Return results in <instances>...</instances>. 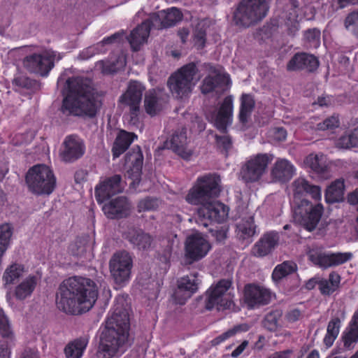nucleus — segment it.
<instances>
[{
    "instance_id": "c9c22d12",
    "label": "nucleus",
    "mask_w": 358,
    "mask_h": 358,
    "mask_svg": "<svg viewBox=\"0 0 358 358\" xmlns=\"http://www.w3.org/2000/svg\"><path fill=\"white\" fill-rule=\"evenodd\" d=\"M237 236L239 238L245 240L253 236L256 232V226L254 224L252 216L242 219L236 226Z\"/></svg>"
},
{
    "instance_id": "de8ad7c7",
    "label": "nucleus",
    "mask_w": 358,
    "mask_h": 358,
    "mask_svg": "<svg viewBox=\"0 0 358 358\" xmlns=\"http://www.w3.org/2000/svg\"><path fill=\"white\" fill-rule=\"evenodd\" d=\"M126 62L124 56H119L117 59V64L109 62L100 61L98 65L101 68V71L104 74H111L116 72L120 68L125 66Z\"/></svg>"
},
{
    "instance_id": "a19ab883",
    "label": "nucleus",
    "mask_w": 358,
    "mask_h": 358,
    "mask_svg": "<svg viewBox=\"0 0 358 358\" xmlns=\"http://www.w3.org/2000/svg\"><path fill=\"white\" fill-rule=\"evenodd\" d=\"M208 27V21L206 20H199L194 31V45L198 48H203L205 46L206 41V30Z\"/></svg>"
},
{
    "instance_id": "9d476101",
    "label": "nucleus",
    "mask_w": 358,
    "mask_h": 358,
    "mask_svg": "<svg viewBox=\"0 0 358 358\" xmlns=\"http://www.w3.org/2000/svg\"><path fill=\"white\" fill-rule=\"evenodd\" d=\"M323 213V206H313L307 199H302L294 210V219L309 231L314 230Z\"/></svg>"
},
{
    "instance_id": "39448f33",
    "label": "nucleus",
    "mask_w": 358,
    "mask_h": 358,
    "mask_svg": "<svg viewBox=\"0 0 358 358\" xmlns=\"http://www.w3.org/2000/svg\"><path fill=\"white\" fill-rule=\"evenodd\" d=\"M268 9L266 0H241L234 12L233 21L239 27L248 28L262 20Z\"/></svg>"
},
{
    "instance_id": "c85d7f7f",
    "label": "nucleus",
    "mask_w": 358,
    "mask_h": 358,
    "mask_svg": "<svg viewBox=\"0 0 358 358\" xmlns=\"http://www.w3.org/2000/svg\"><path fill=\"white\" fill-rule=\"evenodd\" d=\"M136 138L137 136L134 133H130L124 130H121L118 133L112 148L113 157H119L128 149L129 145Z\"/></svg>"
},
{
    "instance_id": "6e6d98bb",
    "label": "nucleus",
    "mask_w": 358,
    "mask_h": 358,
    "mask_svg": "<svg viewBox=\"0 0 358 358\" xmlns=\"http://www.w3.org/2000/svg\"><path fill=\"white\" fill-rule=\"evenodd\" d=\"M228 228L226 226L217 227L210 228L209 229L211 235L215 238L217 241L222 242L227 238Z\"/></svg>"
},
{
    "instance_id": "f03ea898",
    "label": "nucleus",
    "mask_w": 358,
    "mask_h": 358,
    "mask_svg": "<svg viewBox=\"0 0 358 358\" xmlns=\"http://www.w3.org/2000/svg\"><path fill=\"white\" fill-rule=\"evenodd\" d=\"M98 298V289L91 279L74 276L64 280L59 285L56 303L63 312L79 315L90 310Z\"/></svg>"
},
{
    "instance_id": "e2e57ef3",
    "label": "nucleus",
    "mask_w": 358,
    "mask_h": 358,
    "mask_svg": "<svg viewBox=\"0 0 358 358\" xmlns=\"http://www.w3.org/2000/svg\"><path fill=\"white\" fill-rule=\"evenodd\" d=\"M13 83L17 86L27 88L29 87L31 81L24 76H18L14 78Z\"/></svg>"
},
{
    "instance_id": "20e7f679",
    "label": "nucleus",
    "mask_w": 358,
    "mask_h": 358,
    "mask_svg": "<svg viewBox=\"0 0 358 358\" xmlns=\"http://www.w3.org/2000/svg\"><path fill=\"white\" fill-rule=\"evenodd\" d=\"M65 94L61 112L67 116L93 117L99 108V102L93 93L91 80L87 78H70L65 81Z\"/></svg>"
},
{
    "instance_id": "79ce46f5",
    "label": "nucleus",
    "mask_w": 358,
    "mask_h": 358,
    "mask_svg": "<svg viewBox=\"0 0 358 358\" xmlns=\"http://www.w3.org/2000/svg\"><path fill=\"white\" fill-rule=\"evenodd\" d=\"M161 12L166 29L175 26L182 19V13L178 8L175 7L167 9L166 10H161Z\"/></svg>"
},
{
    "instance_id": "473e14b6",
    "label": "nucleus",
    "mask_w": 358,
    "mask_h": 358,
    "mask_svg": "<svg viewBox=\"0 0 358 358\" xmlns=\"http://www.w3.org/2000/svg\"><path fill=\"white\" fill-rule=\"evenodd\" d=\"M37 278L34 275H29L26 278L15 287V297L19 300H24L30 296L37 285Z\"/></svg>"
},
{
    "instance_id": "5fc2aeb1",
    "label": "nucleus",
    "mask_w": 358,
    "mask_h": 358,
    "mask_svg": "<svg viewBox=\"0 0 358 358\" xmlns=\"http://www.w3.org/2000/svg\"><path fill=\"white\" fill-rule=\"evenodd\" d=\"M339 125V122L337 117L331 116L330 117L327 118L323 122H320L317 124L316 129L320 131H325L327 129H331L335 127H338Z\"/></svg>"
},
{
    "instance_id": "cd10ccee",
    "label": "nucleus",
    "mask_w": 358,
    "mask_h": 358,
    "mask_svg": "<svg viewBox=\"0 0 358 358\" xmlns=\"http://www.w3.org/2000/svg\"><path fill=\"white\" fill-rule=\"evenodd\" d=\"M294 199H300L307 194L315 201L321 199V189L319 186L311 185L303 178H299L292 182Z\"/></svg>"
},
{
    "instance_id": "69168bd1",
    "label": "nucleus",
    "mask_w": 358,
    "mask_h": 358,
    "mask_svg": "<svg viewBox=\"0 0 358 358\" xmlns=\"http://www.w3.org/2000/svg\"><path fill=\"white\" fill-rule=\"evenodd\" d=\"M0 358H10L9 343L8 341L1 345Z\"/></svg>"
},
{
    "instance_id": "a878e982",
    "label": "nucleus",
    "mask_w": 358,
    "mask_h": 358,
    "mask_svg": "<svg viewBox=\"0 0 358 358\" xmlns=\"http://www.w3.org/2000/svg\"><path fill=\"white\" fill-rule=\"evenodd\" d=\"M318 66L319 61L314 55L302 52L296 53L292 57L287 65V69L291 71L306 70L313 72Z\"/></svg>"
},
{
    "instance_id": "1a4fd4ad",
    "label": "nucleus",
    "mask_w": 358,
    "mask_h": 358,
    "mask_svg": "<svg viewBox=\"0 0 358 358\" xmlns=\"http://www.w3.org/2000/svg\"><path fill=\"white\" fill-rule=\"evenodd\" d=\"M232 282L229 279L220 280L215 286H211L206 292V308L212 310L217 308H229L232 303V296L229 292L231 287Z\"/></svg>"
},
{
    "instance_id": "f8f14e48",
    "label": "nucleus",
    "mask_w": 358,
    "mask_h": 358,
    "mask_svg": "<svg viewBox=\"0 0 358 358\" xmlns=\"http://www.w3.org/2000/svg\"><path fill=\"white\" fill-rule=\"evenodd\" d=\"M133 260L126 251L114 253L109 261V269L111 277L117 285L128 282L131 276Z\"/></svg>"
},
{
    "instance_id": "72a5a7b5",
    "label": "nucleus",
    "mask_w": 358,
    "mask_h": 358,
    "mask_svg": "<svg viewBox=\"0 0 358 358\" xmlns=\"http://www.w3.org/2000/svg\"><path fill=\"white\" fill-rule=\"evenodd\" d=\"M344 180L337 179L333 182L327 189L325 199L327 203H336L342 201L344 194Z\"/></svg>"
},
{
    "instance_id": "6e6552de",
    "label": "nucleus",
    "mask_w": 358,
    "mask_h": 358,
    "mask_svg": "<svg viewBox=\"0 0 358 358\" xmlns=\"http://www.w3.org/2000/svg\"><path fill=\"white\" fill-rule=\"evenodd\" d=\"M273 159L271 154H257L250 157L241 166L240 176L245 183L259 181L266 173L268 164Z\"/></svg>"
},
{
    "instance_id": "7c9ffc66",
    "label": "nucleus",
    "mask_w": 358,
    "mask_h": 358,
    "mask_svg": "<svg viewBox=\"0 0 358 358\" xmlns=\"http://www.w3.org/2000/svg\"><path fill=\"white\" fill-rule=\"evenodd\" d=\"M149 34V24L147 22H142L134 29L128 38L132 49L138 51L141 45L147 41Z\"/></svg>"
},
{
    "instance_id": "f257e3e1",
    "label": "nucleus",
    "mask_w": 358,
    "mask_h": 358,
    "mask_svg": "<svg viewBox=\"0 0 358 358\" xmlns=\"http://www.w3.org/2000/svg\"><path fill=\"white\" fill-rule=\"evenodd\" d=\"M220 182L216 174L199 177L185 196L189 203L201 205L197 211L198 222L205 227L213 222L222 223L227 218L228 206L214 200L220 193Z\"/></svg>"
},
{
    "instance_id": "7ed1b4c3",
    "label": "nucleus",
    "mask_w": 358,
    "mask_h": 358,
    "mask_svg": "<svg viewBox=\"0 0 358 358\" xmlns=\"http://www.w3.org/2000/svg\"><path fill=\"white\" fill-rule=\"evenodd\" d=\"M129 329L127 310L122 307H115L101 331L96 357L118 358L122 355L131 345L129 339Z\"/></svg>"
},
{
    "instance_id": "603ef678",
    "label": "nucleus",
    "mask_w": 358,
    "mask_h": 358,
    "mask_svg": "<svg viewBox=\"0 0 358 358\" xmlns=\"http://www.w3.org/2000/svg\"><path fill=\"white\" fill-rule=\"evenodd\" d=\"M162 15L161 11L152 13L150 15L148 20L143 22H147L149 24V31H150L152 28L155 29H166Z\"/></svg>"
},
{
    "instance_id": "0e129e2a",
    "label": "nucleus",
    "mask_w": 358,
    "mask_h": 358,
    "mask_svg": "<svg viewBox=\"0 0 358 358\" xmlns=\"http://www.w3.org/2000/svg\"><path fill=\"white\" fill-rule=\"evenodd\" d=\"M327 280L329 281V283L334 287V288L337 289L340 284L341 277L337 273L331 272Z\"/></svg>"
},
{
    "instance_id": "9b49d317",
    "label": "nucleus",
    "mask_w": 358,
    "mask_h": 358,
    "mask_svg": "<svg viewBox=\"0 0 358 358\" xmlns=\"http://www.w3.org/2000/svg\"><path fill=\"white\" fill-rule=\"evenodd\" d=\"M62 58L60 53L49 50L43 54L27 56L23 60V64L29 72L45 76L54 66V62Z\"/></svg>"
},
{
    "instance_id": "5701e85b",
    "label": "nucleus",
    "mask_w": 358,
    "mask_h": 358,
    "mask_svg": "<svg viewBox=\"0 0 358 358\" xmlns=\"http://www.w3.org/2000/svg\"><path fill=\"white\" fill-rule=\"evenodd\" d=\"M166 147L171 149L183 159H187L192 154V150L187 148V129L182 127L176 129L172 134L170 140L166 142Z\"/></svg>"
},
{
    "instance_id": "09e8293b",
    "label": "nucleus",
    "mask_w": 358,
    "mask_h": 358,
    "mask_svg": "<svg viewBox=\"0 0 358 358\" xmlns=\"http://www.w3.org/2000/svg\"><path fill=\"white\" fill-rule=\"evenodd\" d=\"M159 201L153 197H145V199L139 201L137 208L138 212L155 210L157 209L159 206Z\"/></svg>"
},
{
    "instance_id": "ea45409f",
    "label": "nucleus",
    "mask_w": 358,
    "mask_h": 358,
    "mask_svg": "<svg viewBox=\"0 0 358 358\" xmlns=\"http://www.w3.org/2000/svg\"><path fill=\"white\" fill-rule=\"evenodd\" d=\"M296 268V264L294 262L285 261L275 266L272 273V278L274 281H279L287 275L294 273Z\"/></svg>"
},
{
    "instance_id": "13d9d810",
    "label": "nucleus",
    "mask_w": 358,
    "mask_h": 358,
    "mask_svg": "<svg viewBox=\"0 0 358 358\" xmlns=\"http://www.w3.org/2000/svg\"><path fill=\"white\" fill-rule=\"evenodd\" d=\"M304 37L310 42L318 43L320 38V31L317 29H308L306 31Z\"/></svg>"
},
{
    "instance_id": "dca6fc26",
    "label": "nucleus",
    "mask_w": 358,
    "mask_h": 358,
    "mask_svg": "<svg viewBox=\"0 0 358 358\" xmlns=\"http://www.w3.org/2000/svg\"><path fill=\"white\" fill-rule=\"evenodd\" d=\"M272 293L265 287L248 284L244 288V303L248 309L259 308L268 305L271 301Z\"/></svg>"
},
{
    "instance_id": "423d86ee",
    "label": "nucleus",
    "mask_w": 358,
    "mask_h": 358,
    "mask_svg": "<svg viewBox=\"0 0 358 358\" xmlns=\"http://www.w3.org/2000/svg\"><path fill=\"white\" fill-rule=\"evenodd\" d=\"M25 181L29 190L36 195H49L56 187L54 173L45 164H36L30 168Z\"/></svg>"
},
{
    "instance_id": "bf43d9fd",
    "label": "nucleus",
    "mask_w": 358,
    "mask_h": 358,
    "mask_svg": "<svg viewBox=\"0 0 358 358\" xmlns=\"http://www.w3.org/2000/svg\"><path fill=\"white\" fill-rule=\"evenodd\" d=\"M302 313L298 308H294L289 310L286 315L285 318L289 322H295L302 317Z\"/></svg>"
},
{
    "instance_id": "aec40b11",
    "label": "nucleus",
    "mask_w": 358,
    "mask_h": 358,
    "mask_svg": "<svg viewBox=\"0 0 358 358\" xmlns=\"http://www.w3.org/2000/svg\"><path fill=\"white\" fill-rule=\"evenodd\" d=\"M60 157L65 162H73L80 159L85 153V146L81 138L77 136H68L63 142Z\"/></svg>"
},
{
    "instance_id": "4d7b16f0",
    "label": "nucleus",
    "mask_w": 358,
    "mask_h": 358,
    "mask_svg": "<svg viewBox=\"0 0 358 358\" xmlns=\"http://www.w3.org/2000/svg\"><path fill=\"white\" fill-rule=\"evenodd\" d=\"M318 288L320 292L324 295H330L336 290V289L329 283V281L326 279L320 280Z\"/></svg>"
},
{
    "instance_id": "49530a36",
    "label": "nucleus",
    "mask_w": 358,
    "mask_h": 358,
    "mask_svg": "<svg viewBox=\"0 0 358 358\" xmlns=\"http://www.w3.org/2000/svg\"><path fill=\"white\" fill-rule=\"evenodd\" d=\"M24 272V267L17 264H13L8 267L3 275V279L5 280L6 284H11L13 282L21 277Z\"/></svg>"
},
{
    "instance_id": "412c9836",
    "label": "nucleus",
    "mask_w": 358,
    "mask_h": 358,
    "mask_svg": "<svg viewBox=\"0 0 358 358\" xmlns=\"http://www.w3.org/2000/svg\"><path fill=\"white\" fill-rule=\"evenodd\" d=\"M124 185L120 175L106 178L95 188V197L99 203L103 202L111 196L122 192Z\"/></svg>"
},
{
    "instance_id": "4c0bfd02",
    "label": "nucleus",
    "mask_w": 358,
    "mask_h": 358,
    "mask_svg": "<svg viewBox=\"0 0 358 358\" xmlns=\"http://www.w3.org/2000/svg\"><path fill=\"white\" fill-rule=\"evenodd\" d=\"M255 103V100L251 95L244 94L241 96L238 117L242 124H246L248 122Z\"/></svg>"
},
{
    "instance_id": "052dcab7",
    "label": "nucleus",
    "mask_w": 358,
    "mask_h": 358,
    "mask_svg": "<svg viewBox=\"0 0 358 358\" xmlns=\"http://www.w3.org/2000/svg\"><path fill=\"white\" fill-rule=\"evenodd\" d=\"M94 50V48H92V46H89L80 52L78 56V58L81 60L88 59L94 55H96Z\"/></svg>"
},
{
    "instance_id": "a211bd4d",
    "label": "nucleus",
    "mask_w": 358,
    "mask_h": 358,
    "mask_svg": "<svg viewBox=\"0 0 358 358\" xmlns=\"http://www.w3.org/2000/svg\"><path fill=\"white\" fill-rule=\"evenodd\" d=\"M197 275L198 273H196L178 280L177 288L173 294L176 303L184 304L188 299L197 292L201 283V280Z\"/></svg>"
},
{
    "instance_id": "6ab92c4d",
    "label": "nucleus",
    "mask_w": 358,
    "mask_h": 358,
    "mask_svg": "<svg viewBox=\"0 0 358 358\" xmlns=\"http://www.w3.org/2000/svg\"><path fill=\"white\" fill-rule=\"evenodd\" d=\"M353 257L352 252H317L310 255V260L322 268L337 266L350 261Z\"/></svg>"
},
{
    "instance_id": "ddd939ff",
    "label": "nucleus",
    "mask_w": 358,
    "mask_h": 358,
    "mask_svg": "<svg viewBox=\"0 0 358 358\" xmlns=\"http://www.w3.org/2000/svg\"><path fill=\"white\" fill-rule=\"evenodd\" d=\"M233 97L226 96L219 108H213L206 113V119L220 131L225 133L232 122Z\"/></svg>"
},
{
    "instance_id": "b1692460",
    "label": "nucleus",
    "mask_w": 358,
    "mask_h": 358,
    "mask_svg": "<svg viewBox=\"0 0 358 358\" xmlns=\"http://www.w3.org/2000/svg\"><path fill=\"white\" fill-rule=\"evenodd\" d=\"M168 96L161 90H150L145 94L144 107L145 112L155 116L162 111L167 103Z\"/></svg>"
},
{
    "instance_id": "774afa93",
    "label": "nucleus",
    "mask_w": 358,
    "mask_h": 358,
    "mask_svg": "<svg viewBox=\"0 0 358 358\" xmlns=\"http://www.w3.org/2000/svg\"><path fill=\"white\" fill-rule=\"evenodd\" d=\"M275 137L278 141L285 140L287 137L286 130L282 127L276 128L275 131Z\"/></svg>"
},
{
    "instance_id": "3c124183",
    "label": "nucleus",
    "mask_w": 358,
    "mask_h": 358,
    "mask_svg": "<svg viewBox=\"0 0 358 358\" xmlns=\"http://www.w3.org/2000/svg\"><path fill=\"white\" fill-rule=\"evenodd\" d=\"M344 24L348 30L358 36V10L348 14Z\"/></svg>"
},
{
    "instance_id": "a18cd8bd",
    "label": "nucleus",
    "mask_w": 358,
    "mask_h": 358,
    "mask_svg": "<svg viewBox=\"0 0 358 358\" xmlns=\"http://www.w3.org/2000/svg\"><path fill=\"white\" fill-rule=\"evenodd\" d=\"M90 248L89 236H82L78 238L72 243L69 250L74 256L81 257Z\"/></svg>"
},
{
    "instance_id": "864d4df0",
    "label": "nucleus",
    "mask_w": 358,
    "mask_h": 358,
    "mask_svg": "<svg viewBox=\"0 0 358 358\" xmlns=\"http://www.w3.org/2000/svg\"><path fill=\"white\" fill-rule=\"evenodd\" d=\"M216 144L219 149H221L227 155L232 148V140L228 135H215Z\"/></svg>"
},
{
    "instance_id": "e433bc0d",
    "label": "nucleus",
    "mask_w": 358,
    "mask_h": 358,
    "mask_svg": "<svg viewBox=\"0 0 358 358\" xmlns=\"http://www.w3.org/2000/svg\"><path fill=\"white\" fill-rule=\"evenodd\" d=\"M341 320L338 317H332L328 323L327 334L323 342L327 348L332 346L334 341L338 336L341 328Z\"/></svg>"
},
{
    "instance_id": "37998d69",
    "label": "nucleus",
    "mask_w": 358,
    "mask_h": 358,
    "mask_svg": "<svg viewBox=\"0 0 358 358\" xmlns=\"http://www.w3.org/2000/svg\"><path fill=\"white\" fill-rule=\"evenodd\" d=\"M282 311L280 309H274L268 312L263 320L264 327L270 331H275L279 327V320L282 317Z\"/></svg>"
},
{
    "instance_id": "0eeeda50",
    "label": "nucleus",
    "mask_w": 358,
    "mask_h": 358,
    "mask_svg": "<svg viewBox=\"0 0 358 358\" xmlns=\"http://www.w3.org/2000/svg\"><path fill=\"white\" fill-rule=\"evenodd\" d=\"M198 69L194 63H189L181 67L169 78L168 85L172 94L177 98L188 96L197 83Z\"/></svg>"
},
{
    "instance_id": "2f4dec72",
    "label": "nucleus",
    "mask_w": 358,
    "mask_h": 358,
    "mask_svg": "<svg viewBox=\"0 0 358 358\" xmlns=\"http://www.w3.org/2000/svg\"><path fill=\"white\" fill-rule=\"evenodd\" d=\"M89 336H80L69 343L64 348L66 358H81L88 344Z\"/></svg>"
},
{
    "instance_id": "2eb2a0df",
    "label": "nucleus",
    "mask_w": 358,
    "mask_h": 358,
    "mask_svg": "<svg viewBox=\"0 0 358 358\" xmlns=\"http://www.w3.org/2000/svg\"><path fill=\"white\" fill-rule=\"evenodd\" d=\"M186 264H191L203 258L210 249L209 242L200 233L188 236L185 241Z\"/></svg>"
},
{
    "instance_id": "bb28decb",
    "label": "nucleus",
    "mask_w": 358,
    "mask_h": 358,
    "mask_svg": "<svg viewBox=\"0 0 358 358\" xmlns=\"http://www.w3.org/2000/svg\"><path fill=\"white\" fill-rule=\"evenodd\" d=\"M294 165L286 159H278L271 171V176L274 182L285 183L290 180L295 174Z\"/></svg>"
},
{
    "instance_id": "58836bf2",
    "label": "nucleus",
    "mask_w": 358,
    "mask_h": 358,
    "mask_svg": "<svg viewBox=\"0 0 358 358\" xmlns=\"http://www.w3.org/2000/svg\"><path fill=\"white\" fill-rule=\"evenodd\" d=\"M304 163L317 173H324L327 169L325 158L323 155L310 154L306 157Z\"/></svg>"
},
{
    "instance_id": "4468645a",
    "label": "nucleus",
    "mask_w": 358,
    "mask_h": 358,
    "mask_svg": "<svg viewBox=\"0 0 358 358\" xmlns=\"http://www.w3.org/2000/svg\"><path fill=\"white\" fill-rule=\"evenodd\" d=\"M145 87L139 81L130 80L127 90L119 98V102L129 108L131 119L138 116Z\"/></svg>"
},
{
    "instance_id": "c756f323",
    "label": "nucleus",
    "mask_w": 358,
    "mask_h": 358,
    "mask_svg": "<svg viewBox=\"0 0 358 358\" xmlns=\"http://www.w3.org/2000/svg\"><path fill=\"white\" fill-rule=\"evenodd\" d=\"M127 237L129 241L140 250H148L152 243L151 236L141 229L130 230Z\"/></svg>"
},
{
    "instance_id": "338daca9",
    "label": "nucleus",
    "mask_w": 358,
    "mask_h": 358,
    "mask_svg": "<svg viewBox=\"0 0 358 358\" xmlns=\"http://www.w3.org/2000/svg\"><path fill=\"white\" fill-rule=\"evenodd\" d=\"M248 344V342L247 341H244L232 352L231 356L233 357H237L238 356H239L243 352Z\"/></svg>"
},
{
    "instance_id": "8fccbe9b",
    "label": "nucleus",
    "mask_w": 358,
    "mask_h": 358,
    "mask_svg": "<svg viewBox=\"0 0 358 358\" xmlns=\"http://www.w3.org/2000/svg\"><path fill=\"white\" fill-rule=\"evenodd\" d=\"M0 334L2 337L10 340L13 335L8 318L1 308H0Z\"/></svg>"
},
{
    "instance_id": "c03bdc74",
    "label": "nucleus",
    "mask_w": 358,
    "mask_h": 358,
    "mask_svg": "<svg viewBox=\"0 0 358 358\" xmlns=\"http://www.w3.org/2000/svg\"><path fill=\"white\" fill-rule=\"evenodd\" d=\"M337 147L349 149L358 146V127L342 136L337 141Z\"/></svg>"
},
{
    "instance_id": "f3484780",
    "label": "nucleus",
    "mask_w": 358,
    "mask_h": 358,
    "mask_svg": "<svg viewBox=\"0 0 358 358\" xmlns=\"http://www.w3.org/2000/svg\"><path fill=\"white\" fill-rule=\"evenodd\" d=\"M206 67L208 75L202 82L201 86V92L203 94H208L217 88L221 91H224L230 83L229 75L211 64L206 65Z\"/></svg>"
},
{
    "instance_id": "4be33fe9",
    "label": "nucleus",
    "mask_w": 358,
    "mask_h": 358,
    "mask_svg": "<svg viewBox=\"0 0 358 358\" xmlns=\"http://www.w3.org/2000/svg\"><path fill=\"white\" fill-rule=\"evenodd\" d=\"M131 206L124 196H118L105 203L102 210L109 219H119L127 217L131 213Z\"/></svg>"
},
{
    "instance_id": "393cba45",
    "label": "nucleus",
    "mask_w": 358,
    "mask_h": 358,
    "mask_svg": "<svg viewBox=\"0 0 358 358\" xmlns=\"http://www.w3.org/2000/svg\"><path fill=\"white\" fill-rule=\"evenodd\" d=\"M279 236L275 231L265 233L255 243L252 248V254L257 257H264L271 254L278 245Z\"/></svg>"
},
{
    "instance_id": "680f3d73",
    "label": "nucleus",
    "mask_w": 358,
    "mask_h": 358,
    "mask_svg": "<svg viewBox=\"0 0 358 358\" xmlns=\"http://www.w3.org/2000/svg\"><path fill=\"white\" fill-rule=\"evenodd\" d=\"M250 329V326L246 323L235 325L231 329H229V331L231 336L236 335L238 333L248 331Z\"/></svg>"
},
{
    "instance_id": "f704fd0d",
    "label": "nucleus",
    "mask_w": 358,
    "mask_h": 358,
    "mask_svg": "<svg viewBox=\"0 0 358 358\" xmlns=\"http://www.w3.org/2000/svg\"><path fill=\"white\" fill-rule=\"evenodd\" d=\"M125 163L130 166L133 173L136 176L140 175L143 167V156L138 146L134 148L131 152L127 153Z\"/></svg>"
}]
</instances>
